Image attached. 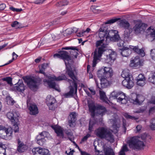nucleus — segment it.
Wrapping results in <instances>:
<instances>
[{"label": "nucleus", "instance_id": "f257e3e1", "mask_svg": "<svg viewBox=\"0 0 155 155\" xmlns=\"http://www.w3.org/2000/svg\"><path fill=\"white\" fill-rule=\"evenodd\" d=\"M107 22L102 25L99 29V36L101 39L97 41L96 44L97 48L94 52V59L92 67H95L97 63V61L99 60L103 52L105 51L107 48Z\"/></svg>", "mask_w": 155, "mask_h": 155}, {"label": "nucleus", "instance_id": "f03ea898", "mask_svg": "<svg viewBox=\"0 0 155 155\" xmlns=\"http://www.w3.org/2000/svg\"><path fill=\"white\" fill-rule=\"evenodd\" d=\"M127 143L130 148L134 149H140L145 146L143 141L139 140L135 137L130 138L128 140Z\"/></svg>", "mask_w": 155, "mask_h": 155}, {"label": "nucleus", "instance_id": "7ed1b4c3", "mask_svg": "<svg viewBox=\"0 0 155 155\" xmlns=\"http://www.w3.org/2000/svg\"><path fill=\"white\" fill-rule=\"evenodd\" d=\"M13 130L11 127L8 128L0 125V137L5 140H10L12 137Z\"/></svg>", "mask_w": 155, "mask_h": 155}, {"label": "nucleus", "instance_id": "20e7f679", "mask_svg": "<svg viewBox=\"0 0 155 155\" xmlns=\"http://www.w3.org/2000/svg\"><path fill=\"white\" fill-rule=\"evenodd\" d=\"M106 67H103L98 70L97 72L98 77L100 78L101 87L102 88L107 87V71Z\"/></svg>", "mask_w": 155, "mask_h": 155}, {"label": "nucleus", "instance_id": "39448f33", "mask_svg": "<svg viewBox=\"0 0 155 155\" xmlns=\"http://www.w3.org/2000/svg\"><path fill=\"white\" fill-rule=\"evenodd\" d=\"M66 79H67L66 76L63 75L59 76L58 77L55 76L52 77L51 80H47L46 81L50 88L54 89L55 90L60 91V89H59L58 85L56 84L54 80L59 81Z\"/></svg>", "mask_w": 155, "mask_h": 155}, {"label": "nucleus", "instance_id": "423d86ee", "mask_svg": "<svg viewBox=\"0 0 155 155\" xmlns=\"http://www.w3.org/2000/svg\"><path fill=\"white\" fill-rule=\"evenodd\" d=\"M125 94L121 91H113L110 95V100L117 99V101L122 103L126 104L127 101L125 99Z\"/></svg>", "mask_w": 155, "mask_h": 155}, {"label": "nucleus", "instance_id": "0eeeda50", "mask_svg": "<svg viewBox=\"0 0 155 155\" xmlns=\"http://www.w3.org/2000/svg\"><path fill=\"white\" fill-rule=\"evenodd\" d=\"M68 62H65V64L66 67V73L68 75L69 77H70L72 80L71 83L74 87L76 92L77 91L78 85L77 84V82L78 79L77 78L74 74V71H73L71 68H68Z\"/></svg>", "mask_w": 155, "mask_h": 155}, {"label": "nucleus", "instance_id": "6e6552de", "mask_svg": "<svg viewBox=\"0 0 155 155\" xmlns=\"http://www.w3.org/2000/svg\"><path fill=\"white\" fill-rule=\"evenodd\" d=\"M121 76L125 78L122 81V84L124 87L128 89H131L134 85L133 81L130 80V75L126 73L123 71L121 75Z\"/></svg>", "mask_w": 155, "mask_h": 155}, {"label": "nucleus", "instance_id": "1a4fd4ad", "mask_svg": "<svg viewBox=\"0 0 155 155\" xmlns=\"http://www.w3.org/2000/svg\"><path fill=\"white\" fill-rule=\"evenodd\" d=\"M23 79L30 88H36L37 87V80L35 78L26 77Z\"/></svg>", "mask_w": 155, "mask_h": 155}, {"label": "nucleus", "instance_id": "9d476101", "mask_svg": "<svg viewBox=\"0 0 155 155\" xmlns=\"http://www.w3.org/2000/svg\"><path fill=\"white\" fill-rule=\"evenodd\" d=\"M89 109L91 112V115L92 117H94L95 115V111H97V112L99 111L100 110H102L101 113L99 114H101L102 113L105 109V108L102 106L100 105H98L95 106L94 105H90L89 106Z\"/></svg>", "mask_w": 155, "mask_h": 155}, {"label": "nucleus", "instance_id": "9b49d317", "mask_svg": "<svg viewBox=\"0 0 155 155\" xmlns=\"http://www.w3.org/2000/svg\"><path fill=\"white\" fill-rule=\"evenodd\" d=\"M129 101L134 104L140 105L144 101V98L141 95L134 94L129 99Z\"/></svg>", "mask_w": 155, "mask_h": 155}, {"label": "nucleus", "instance_id": "f8f14e48", "mask_svg": "<svg viewBox=\"0 0 155 155\" xmlns=\"http://www.w3.org/2000/svg\"><path fill=\"white\" fill-rule=\"evenodd\" d=\"M108 53L109 58H107V64L111 65L116 59V53L112 49L107 48V53ZM108 56L107 55V58Z\"/></svg>", "mask_w": 155, "mask_h": 155}, {"label": "nucleus", "instance_id": "ddd939ff", "mask_svg": "<svg viewBox=\"0 0 155 155\" xmlns=\"http://www.w3.org/2000/svg\"><path fill=\"white\" fill-rule=\"evenodd\" d=\"M59 54H55L54 55V58H58L64 60L65 62L66 61H68L71 60V57L68 55V53L65 51H59Z\"/></svg>", "mask_w": 155, "mask_h": 155}, {"label": "nucleus", "instance_id": "4468645a", "mask_svg": "<svg viewBox=\"0 0 155 155\" xmlns=\"http://www.w3.org/2000/svg\"><path fill=\"white\" fill-rule=\"evenodd\" d=\"M143 65V62L139 58V56H137L134 59L130 61V66L135 68H140Z\"/></svg>", "mask_w": 155, "mask_h": 155}, {"label": "nucleus", "instance_id": "2eb2a0df", "mask_svg": "<svg viewBox=\"0 0 155 155\" xmlns=\"http://www.w3.org/2000/svg\"><path fill=\"white\" fill-rule=\"evenodd\" d=\"M147 24L144 23L137 24L132 29L136 34L140 33L141 31H144L147 27Z\"/></svg>", "mask_w": 155, "mask_h": 155}, {"label": "nucleus", "instance_id": "dca6fc26", "mask_svg": "<svg viewBox=\"0 0 155 155\" xmlns=\"http://www.w3.org/2000/svg\"><path fill=\"white\" fill-rule=\"evenodd\" d=\"M32 152L34 155H50L49 151L46 149L37 147L33 149Z\"/></svg>", "mask_w": 155, "mask_h": 155}, {"label": "nucleus", "instance_id": "f3484780", "mask_svg": "<svg viewBox=\"0 0 155 155\" xmlns=\"http://www.w3.org/2000/svg\"><path fill=\"white\" fill-rule=\"evenodd\" d=\"M56 100L51 95H48L46 99V103L49 107L50 110H54L55 109L54 103H55Z\"/></svg>", "mask_w": 155, "mask_h": 155}, {"label": "nucleus", "instance_id": "a211bd4d", "mask_svg": "<svg viewBox=\"0 0 155 155\" xmlns=\"http://www.w3.org/2000/svg\"><path fill=\"white\" fill-rule=\"evenodd\" d=\"M96 135L101 139L105 138L107 136V129L104 127H99L95 130Z\"/></svg>", "mask_w": 155, "mask_h": 155}, {"label": "nucleus", "instance_id": "6ab92c4d", "mask_svg": "<svg viewBox=\"0 0 155 155\" xmlns=\"http://www.w3.org/2000/svg\"><path fill=\"white\" fill-rule=\"evenodd\" d=\"M114 74V72L111 68H107V86H110L114 82V78L112 76Z\"/></svg>", "mask_w": 155, "mask_h": 155}, {"label": "nucleus", "instance_id": "aec40b11", "mask_svg": "<svg viewBox=\"0 0 155 155\" xmlns=\"http://www.w3.org/2000/svg\"><path fill=\"white\" fill-rule=\"evenodd\" d=\"M120 54L124 57H127L130 55L132 51L129 48L123 46L121 48H119Z\"/></svg>", "mask_w": 155, "mask_h": 155}, {"label": "nucleus", "instance_id": "412c9836", "mask_svg": "<svg viewBox=\"0 0 155 155\" xmlns=\"http://www.w3.org/2000/svg\"><path fill=\"white\" fill-rule=\"evenodd\" d=\"M25 89L24 84L22 80H19L18 82L15 84V86L13 88V90L15 91L22 92Z\"/></svg>", "mask_w": 155, "mask_h": 155}, {"label": "nucleus", "instance_id": "4be33fe9", "mask_svg": "<svg viewBox=\"0 0 155 155\" xmlns=\"http://www.w3.org/2000/svg\"><path fill=\"white\" fill-rule=\"evenodd\" d=\"M129 48L131 51H133L134 52L142 56H144L145 55V54L144 50L142 48L139 49L138 46L130 45Z\"/></svg>", "mask_w": 155, "mask_h": 155}, {"label": "nucleus", "instance_id": "5701e85b", "mask_svg": "<svg viewBox=\"0 0 155 155\" xmlns=\"http://www.w3.org/2000/svg\"><path fill=\"white\" fill-rule=\"evenodd\" d=\"M18 147L17 151L19 153L24 152L27 149V146L21 142L19 139L17 140Z\"/></svg>", "mask_w": 155, "mask_h": 155}, {"label": "nucleus", "instance_id": "b1692460", "mask_svg": "<svg viewBox=\"0 0 155 155\" xmlns=\"http://www.w3.org/2000/svg\"><path fill=\"white\" fill-rule=\"evenodd\" d=\"M137 84L140 86H143L145 84L146 78L143 74H139L136 77Z\"/></svg>", "mask_w": 155, "mask_h": 155}, {"label": "nucleus", "instance_id": "393cba45", "mask_svg": "<svg viewBox=\"0 0 155 155\" xmlns=\"http://www.w3.org/2000/svg\"><path fill=\"white\" fill-rule=\"evenodd\" d=\"M118 22V25L120 27L123 28L127 30L129 28L130 24L125 19H120Z\"/></svg>", "mask_w": 155, "mask_h": 155}, {"label": "nucleus", "instance_id": "a878e982", "mask_svg": "<svg viewBox=\"0 0 155 155\" xmlns=\"http://www.w3.org/2000/svg\"><path fill=\"white\" fill-rule=\"evenodd\" d=\"M68 81L69 82L70 84V91L64 94H63V96L67 98L73 96L74 90H75V93L77 92V91L76 92L75 89L74 87V86L72 85L71 83V82L72 81L71 80H70L69 79H68Z\"/></svg>", "mask_w": 155, "mask_h": 155}, {"label": "nucleus", "instance_id": "bb28decb", "mask_svg": "<svg viewBox=\"0 0 155 155\" xmlns=\"http://www.w3.org/2000/svg\"><path fill=\"white\" fill-rule=\"evenodd\" d=\"M30 111V114L31 115H35L38 113V110L37 107L35 104H30V106L28 107Z\"/></svg>", "mask_w": 155, "mask_h": 155}, {"label": "nucleus", "instance_id": "cd10ccee", "mask_svg": "<svg viewBox=\"0 0 155 155\" xmlns=\"http://www.w3.org/2000/svg\"><path fill=\"white\" fill-rule=\"evenodd\" d=\"M16 114L15 113H14L12 112H9L7 113V117L12 123L14 121L17 122V121H18V119L15 116Z\"/></svg>", "mask_w": 155, "mask_h": 155}, {"label": "nucleus", "instance_id": "c85d7f7f", "mask_svg": "<svg viewBox=\"0 0 155 155\" xmlns=\"http://www.w3.org/2000/svg\"><path fill=\"white\" fill-rule=\"evenodd\" d=\"M113 131L107 129V141L110 143H113L114 141V136L112 134Z\"/></svg>", "mask_w": 155, "mask_h": 155}, {"label": "nucleus", "instance_id": "c756f323", "mask_svg": "<svg viewBox=\"0 0 155 155\" xmlns=\"http://www.w3.org/2000/svg\"><path fill=\"white\" fill-rule=\"evenodd\" d=\"M115 35L112 36V37H110V40L113 42H117L120 40V38L118 34V31H115Z\"/></svg>", "mask_w": 155, "mask_h": 155}, {"label": "nucleus", "instance_id": "7c9ffc66", "mask_svg": "<svg viewBox=\"0 0 155 155\" xmlns=\"http://www.w3.org/2000/svg\"><path fill=\"white\" fill-rule=\"evenodd\" d=\"M132 31V28H129L126 30L123 35V37L124 38V40L127 41L129 40L130 34Z\"/></svg>", "mask_w": 155, "mask_h": 155}, {"label": "nucleus", "instance_id": "2f4dec72", "mask_svg": "<svg viewBox=\"0 0 155 155\" xmlns=\"http://www.w3.org/2000/svg\"><path fill=\"white\" fill-rule=\"evenodd\" d=\"M51 127L54 130L55 132L56 133L58 136L62 138L63 137V133L61 128L58 127L55 128L53 126H51Z\"/></svg>", "mask_w": 155, "mask_h": 155}, {"label": "nucleus", "instance_id": "473e14b6", "mask_svg": "<svg viewBox=\"0 0 155 155\" xmlns=\"http://www.w3.org/2000/svg\"><path fill=\"white\" fill-rule=\"evenodd\" d=\"M99 94L100 99L103 102L107 103L106 93L101 90H100Z\"/></svg>", "mask_w": 155, "mask_h": 155}, {"label": "nucleus", "instance_id": "72a5a7b5", "mask_svg": "<svg viewBox=\"0 0 155 155\" xmlns=\"http://www.w3.org/2000/svg\"><path fill=\"white\" fill-rule=\"evenodd\" d=\"M128 150L127 145L126 144H124L119 152L118 155H125V152L128 151Z\"/></svg>", "mask_w": 155, "mask_h": 155}, {"label": "nucleus", "instance_id": "f704fd0d", "mask_svg": "<svg viewBox=\"0 0 155 155\" xmlns=\"http://www.w3.org/2000/svg\"><path fill=\"white\" fill-rule=\"evenodd\" d=\"M6 100L7 103L9 105H12L15 103V102L13 99L8 95L7 96Z\"/></svg>", "mask_w": 155, "mask_h": 155}, {"label": "nucleus", "instance_id": "c9c22d12", "mask_svg": "<svg viewBox=\"0 0 155 155\" xmlns=\"http://www.w3.org/2000/svg\"><path fill=\"white\" fill-rule=\"evenodd\" d=\"M12 123V124H13V128L15 132H18L19 130V127L18 126L19 124L18 121H18H17V122L14 121Z\"/></svg>", "mask_w": 155, "mask_h": 155}, {"label": "nucleus", "instance_id": "e433bc0d", "mask_svg": "<svg viewBox=\"0 0 155 155\" xmlns=\"http://www.w3.org/2000/svg\"><path fill=\"white\" fill-rule=\"evenodd\" d=\"M150 127L151 130H155V118L152 119L150 121Z\"/></svg>", "mask_w": 155, "mask_h": 155}, {"label": "nucleus", "instance_id": "4c0bfd02", "mask_svg": "<svg viewBox=\"0 0 155 155\" xmlns=\"http://www.w3.org/2000/svg\"><path fill=\"white\" fill-rule=\"evenodd\" d=\"M47 64L44 63L41 66V67H40V71L39 72L41 73L45 74V73L44 71L47 67Z\"/></svg>", "mask_w": 155, "mask_h": 155}, {"label": "nucleus", "instance_id": "58836bf2", "mask_svg": "<svg viewBox=\"0 0 155 155\" xmlns=\"http://www.w3.org/2000/svg\"><path fill=\"white\" fill-rule=\"evenodd\" d=\"M68 3V2L67 0H63L58 2L56 4L57 6H61L65 5H67Z\"/></svg>", "mask_w": 155, "mask_h": 155}, {"label": "nucleus", "instance_id": "ea45409f", "mask_svg": "<svg viewBox=\"0 0 155 155\" xmlns=\"http://www.w3.org/2000/svg\"><path fill=\"white\" fill-rule=\"evenodd\" d=\"M2 80L4 81H6L8 84L11 86L12 85V79L10 77H7L6 78H4L2 79Z\"/></svg>", "mask_w": 155, "mask_h": 155}, {"label": "nucleus", "instance_id": "a19ab883", "mask_svg": "<svg viewBox=\"0 0 155 155\" xmlns=\"http://www.w3.org/2000/svg\"><path fill=\"white\" fill-rule=\"evenodd\" d=\"M148 81L149 82L155 84V72L152 74L151 77L148 78Z\"/></svg>", "mask_w": 155, "mask_h": 155}, {"label": "nucleus", "instance_id": "79ce46f5", "mask_svg": "<svg viewBox=\"0 0 155 155\" xmlns=\"http://www.w3.org/2000/svg\"><path fill=\"white\" fill-rule=\"evenodd\" d=\"M75 31V30H73L71 28H69L66 29L64 32V36H67L68 35L71 34L73 31Z\"/></svg>", "mask_w": 155, "mask_h": 155}, {"label": "nucleus", "instance_id": "37998d69", "mask_svg": "<svg viewBox=\"0 0 155 155\" xmlns=\"http://www.w3.org/2000/svg\"><path fill=\"white\" fill-rule=\"evenodd\" d=\"M120 19V18H114L107 20V24H112Z\"/></svg>", "mask_w": 155, "mask_h": 155}, {"label": "nucleus", "instance_id": "c03bdc74", "mask_svg": "<svg viewBox=\"0 0 155 155\" xmlns=\"http://www.w3.org/2000/svg\"><path fill=\"white\" fill-rule=\"evenodd\" d=\"M115 31H117L116 30H112L109 31H107V39H109L110 37H112V36L115 35Z\"/></svg>", "mask_w": 155, "mask_h": 155}, {"label": "nucleus", "instance_id": "a18cd8bd", "mask_svg": "<svg viewBox=\"0 0 155 155\" xmlns=\"http://www.w3.org/2000/svg\"><path fill=\"white\" fill-rule=\"evenodd\" d=\"M115 154L114 150L111 147H107V155H115Z\"/></svg>", "mask_w": 155, "mask_h": 155}, {"label": "nucleus", "instance_id": "49530a36", "mask_svg": "<svg viewBox=\"0 0 155 155\" xmlns=\"http://www.w3.org/2000/svg\"><path fill=\"white\" fill-rule=\"evenodd\" d=\"M74 29L75 30H76V31L75 32H77V35L78 36V37H81L83 36V34L84 33V30H82L81 31L78 32L79 31L78 30V29H77L76 28H74Z\"/></svg>", "mask_w": 155, "mask_h": 155}, {"label": "nucleus", "instance_id": "de8ad7c7", "mask_svg": "<svg viewBox=\"0 0 155 155\" xmlns=\"http://www.w3.org/2000/svg\"><path fill=\"white\" fill-rule=\"evenodd\" d=\"M70 117L71 118L70 120H71V122H75L76 120V113L75 112H73L70 114Z\"/></svg>", "mask_w": 155, "mask_h": 155}, {"label": "nucleus", "instance_id": "09e8293b", "mask_svg": "<svg viewBox=\"0 0 155 155\" xmlns=\"http://www.w3.org/2000/svg\"><path fill=\"white\" fill-rule=\"evenodd\" d=\"M99 7L96 5H93L91 6V9L92 10V11L94 13L99 11Z\"/></svg>", "mask_w": 155, "mask_h": 155}, {"label": "nucleus", "instance_id": "8fccbe9b", "mask_svg": "<svg viewBox=\"0 0 155 155\" xmlns=\"http://www.w3.org/2000/svg\"><path fill=\"white\" fill-rule=\"evenodd\" d=\"M110 121L112 124V126L114 127H117V120L116 118L110 119Z\"/></svg>", "mask_w": 155, "mask_h": 155}, {"label": "nucleus", "instance_id": "3c124183", "mask_svg": "<svg viewBox=\"0 0 155 155\" xmlns=\"http://www.w3.org/2000/svg\"><path fill=\"white\" fill-rule=\"evenodd\" d=\"M41 134L42 135V138H43L44 139H45V138L48 137L49 135L48 132L45 131H43L42 133H41Z\"/></svg>", "mask_w": 155, "mask_h": 155}, {"label": "nucleus", "instance_id": "603ef678", "mask_svg": "<svg viewBox=\"0 0 155 155\" xmlns=\"http://www.w3.org/2000/svg\"><path fill=\"white\" fill-rule=\"evenodd\" d=\"M19 23L17 21H15L12 23L11 25L12 27H16V28H18L19 27Z\"/></svg>", "mask_w": 155, "mask_h": 155}, {"label": "nucleus", "instance_id": "864d4df0", "mask_svg": "<svg viewBox=\"0 0 155 155\" xmlns=\"http://www.w3.org/2000/svg\"><path fill=\"white\" fill-rule=\"evenodd\" d=\"M124 117L127 119H129L132 120L135 119L136 118L135 117L132 116L127 113H125L124 115Z\"/></svg>", "mask_w": 155, "mask_h": 155}, {"label": "nucleus", "instance_id": "5fc2aeb1", "mask_svg": "<svg viewBox=\"0 0 155 155\" xmlns=\"http://www.w3.org/2000/svg\"><path fill=\"white\" fill-rule=\"evenodd\" d=\"M45 139L37 140V143L40 146H42L45 143Z\"/></svg>", "mask_w": 155, "mask_h": 155}, {"label": "nucleus", "instance_id": "6e6d98bb", "mask_svg": "<svg viewBox=\"0 0 155 155\" xmlns=\"http://www.w3.org/2000/svg\"><path fill=\"white\" fill-rule=\"evenodd\" d=\"M150 56L152 59L155 60V49H151V50Z\"/></svg>", "mask_w": 155, "mask_h": 155}, {"label": "nucleus", "instance_id": "4d7b16f0", "mask_svg": "<svg viewBox=\"0 0 155 155\" xmlns=\"http://www.w3.org/2000/svg\"><path fill=\"white\" fill-rule=\"evenodd\" d=\"M94 125V123L93 122L91 121H90L89 122V130L90 132H91L92 131L93 126Z\"/></svg>", "mask_w": 155, "mask_h": 155}, {"label": "nucleus", "instance_id": "13d9d810", "mask_svg": "<svg viewBox=\"0 0 155 155\" xmlns=\"http://www.w3.org/2000/svg\"><path fill=\"white\" fill-rule=\"evenodd\" d=\"M91 137V135L88 134L86 136H84L83 139L81 140V141L83 142L87 140V139Z\"/></svg>", "mask_w": 155, "mask_h": 155}, {"label": "nucleus", "instance_id": "bf43d9fd", "mask_svg": "<svg viewBox=\"0 0 155 155\" xmlns=\"http://www.w3.org/2000/svg\"><path fill=\"white\" fill-rule=\"evenodd\" d=\"M5 148L6 147L4 145L2 144H0V151H2V150L4 151V152L5 153Z\"/></svg>", "mask_w": 155, "mask_h": 155}, {"label": "nucleus", "instance_id": "052dcab7", "mask_svg": "<svg viewBox=\"0 0 155 155\" xmlns=\"http://www.w3.org/2000/svg\"><path fill=\"white\" fill-rule=\"evenodd\" d=\"M155 112V106L152 107L149 110V113L152 114Z\"/></svg>", "mask_w": 155, "mask_h": 155}, {"label": "nucleus", "instance_id": "680f3d73", "mask_svg": "<svg viewBox=\"0 0 155 155\" xmlns=\"http://www.w3.org/2000/svg\"><path fill=\"white\" fill-rule=\"evenodd\" d=\"M124 41L122 40H120L119 43H117V45L118 47H123L124 46Z\"/></svg>", "mask_w": 155, "mask_h": 155}, {"label": "nucleus", "instance_id": "e2e57ef3", "mask_svg": "<svg viewBox=\"0 0 155 155\" xmlns=\"http://www.w3.org/2000/svg\"><path fill=\"white\" fill-rule=\"evenodd\" d=\"M62 49H65V50L71 49V50H77V49L75 48L74 47H66L63 48Z\"/></svg>", "mask_w": 155, "mask_h": 155}, {"label": "nucleus", "instance_id": "0e129e2a", "mask_svg": "<svg viewBox=\"0 0 155 155\" xmlns=\"http://www.w3.org/2000/svg\"><path fill=\"white\" fill-rule=\"evenodd\" d=\"M5 7L6 5L5 4L2 3L0 4V10H3L5 8Z\"/></svg>", "mask_w": 155, "mask_h": 155}, {"label": "nucleus", "instance_id": "69168bd1", "mask_svg": "<svg viewBox=\"0 0 155 155\" xmlns=\"http://www.w3.org/2000/svg\"><path fill=\"white\" fill-rule=\"evenodd\" d=\"M71 120H69L68 121V123L69 126L71 127H74V123L75 122L71 121Z\"/></svg>", "mask_w": 155, "mask_h": 155}, {"label": "nucleus", "instance_id": "338daca9", "mask_svg": "<svg viewBox=\"0 0 155 155\" xmlns=\"http://www.w3.org/2000/svg\"><path fill=\"white\" fill-rule=\"evenodd\" d=\"M66 134H67L68 137H72L73 135V134L70 131H67L66 132Z\"/></svg>", "mask_w": 155, "mask_h": 155}, {"label": "nucleus", "instance_id": "774afa93", "mask_svg": "<svg viewBox=\"0 0 155 155\" xmlns=\"http://www.w3.org/2000/svg\"><path fill=\"white\" fill-rule=\"evenodd\" d=\"M45 0H36L35 3L36 4L42 3Z\"/></svg>", "mask_w": 155, "mask_h": 155}]
</instances>
